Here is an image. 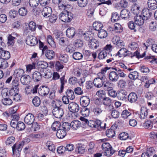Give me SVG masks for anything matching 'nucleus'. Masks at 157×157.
<instances>
[{"label": "nucleus", "mask_w": 157, "mask_h": 157, "mask_svg": "<svg viewBox=\"0 0 157 157\" xmlns=\"http://www.w3.org/2000/svg\"><path fill=\"white\" fill-rule=\"evenodd\" d=\"M120 16L122 19L129 18L131 16V13L129 10L126 9H124L121 12Z\"/></svg>", "instance_id": "17"}, {"label": "nucleus", "mask_w": 157, "mask_h": 157, "mask_svg": "<svg viewBox=\"0 0 157 157\" xmlns=\"http://www.w3.org/2000/svg\"><path fill=\"white\" fill-rule=\"evenodd\" d=\"M102 149L105 151L104 152H107L109 150L112 148L111 146L108 142H104L101 145Z\"/></svg>", "instance_id": "44"}, {"label": "nucleus", "mask_w": 157, "mask_h": 157, "mask_svg": "<svg viewBox=\"0 0 157 157\" xmlns=\"http://www.w3.org/2000/svg\"><path fill=\"white\" fill-rule=\"evenodd\" d=\"M85 146L82 144H78L75 148L76 152L78 154H82L84 153Z\"/></svg>", "instance_id": "26"}, {"label": "nucleus", "mask_w": 157, "mask_h": 157, "mask_svg": "<svg viewBox=\"0 0 157 157\" xmlns=\"http://www.w3.org/2000/svg\"><path fill=\"white\" fill-rule=\"evenodd\" d=\"M121 100L124 101L126 100L128 96L127 93L125 90H121L120 93L118 94Z\"/></svg>", "instance_id": "34"}, {"label": "nucleus", "mask_w": 157, "mask_h": 157, "mask_svg": "<svg viewBox=\"0 0 157 157\" xmlns=\"http://www.w3.org/2000/svg\"><path fill=\"white\" fill-rule=\"evenodd\" d=\"M71 128L76 130L81 126V122L78 120H75L71 122L70 124Z\"/></svg>", "instance_id": "27"}, {"label": "nucleus", "mask_w": 157, "mask_h": 157, "mask_svg": "<svg viewBox=\"0 0 157 157\" xmlns=\"http://www.w3.org/2000/svg\"><path fill=\"white\" fill-rule=\"evenodd\" d=\"M68 108L71 112L72 113H77L79 110V107L78 105L75 102H70L68 106Z\"/></svg>", "instance_id": "6"}, {"label": "nucleus", "mask_w": 157, "mask_h": 157, "mask_svg": "<svg viewBox=\"0 0 157 157\" xmlns=\"http://www.w3.org/2000/svg\"><path fill=\"white\" fill-rule=\"evenodd\" d=\"M95 124H94V128L98 129L105 128L106 124L102 122L101 121L98 119L94 120Z\"/></svg>", "instance_id": "21"}, {"label": "nucleus", "mask_w": 157, "mask_h": 157, "mask_svg": "<svg viewBox=\"0 0 157 157\" xmlns=\"http://www.w3.org/2000/svg\"><path fill=\"white\" fill-rule=\"evenodd\" d=\"M68 56L66 54H62L60 55L59 58V60L62 63H66L68 60Z\"/></svg>", "instance_id": "54"}, {"label": "nucleus", "mask_w": 157, "mask_h": 157, "mask_svg": "<svg viewBox=\"0 0 157 157\" xmlns=\"http://www.w3.org/2000/svg\"><path fill=\"white\" fill-rule=\"evenodd\" d=\"M142 12L144 19H145L147 21L150 19L152 15L151 11L149 8H144Z\"/></svg>", "instance_id": "15"}, {"label": "nucleus", "mask_w": 157, "mask_h": 157, "mask_svg": "<svg viewBox=\"0 0 157 157\" xmlns=\"http://www.w3.org/2000/svg\"><path fill=\"white\" fill-rule=\"evenodd\" d=\"M30 77L29 75H24L21 78V82L23 85H28L30 82Z\"/></svg>", "instance_id": "19"}, {"label": "nucleus", "mask_w": 157, "mask_h": 157, "mask_svg": "<svg viewBox=\"0 0 157 157\" xmlns=\"http://www.w3.org/2000/svg\"><path fill=\"white\" fill-rule=\"evenodd\" d=\"M83 56V55L82 53L78 52H75L72 55L73 58L76 60L81 59Z\"/></svg>", "instance_id": "47"}, {"label": "nucleus", "mask_w": 157, "mask_h": 157, "mask_svg": "<svg viewBox=\"0 0 157 157\" xmlns=\"http://www.w3.org/2000/svg\"><path fill=\"white\" fill-rule=\"evenodd\" d=\"M49 89L44 86H41L38 90L39 94L42 96L47 95L49 92Z\"/></svg>", "instance_id": "11"}, {"label": "nucleus", "mask_w": 157, "mask_h": 157, "mask_svg": "<svg viewBox=\"0 0 157 157\" xmlns=\"http://www.w3.org/2000/svg\"><path fill=\"white\" fill-rule=\"evenodd\" d=\"M148 115V109L147 108L142 107L140 109L139 117L141 119H144L147 117Z\"/></svg>", "instance_id": "23"}, {"label": "nucleus", "mask_w": 157, "mask_h": 157, "mask_svg": "<svg viewBox=\"0 0 157 157\" xmlns=\"http://www.w3.org/2000/svg\"><path fill=\"white\" fill-rule=\"evenodd\" d=\"M75 34V30L73 27L68 28L66 31V34L70 38H72Z\"/></svg>", "instance_id": "22"}, {"label": "nucleus", "mask_w": 157, "mask_h": 157, "mask_svg": "<svg viewBox=\"0 0 157 157\" xmlns=\"http://www.w3.org/2000/svg\"><path fill=\"white\" fill-rule=\"evenodd\" d=\"M44 53L46 57L49 59H52L55 57V52L52 50H47Z\"/></svg>", "instance_id": "25"}, {"label": "nucleus", "mask_w": 157, "mask_h": 157, "mask_svg": "<svg viewBox=\"0 0 157 157\" xmlns=\"http://www.w3.org/2000/svg\"><path fill=\"white\" fill-rule=\"evenodd\" d=\"M81 114L84 117H87L89 116L90 110L88 108L86 107H83L82 109V110L80 111Z\"/></svg>", "instance_id": "57"}, {"label": "nucleus", "mask_w": 157, "mask_h": 157, "mask_svg": "<svg viewBox=\"0 0 157 157\" xmlns=\"http://www.w3.org/2000/svg\"><path fill=\"white\" fill-rule=\"evenodd\" d=\"M106 135L109 138H112L115 136V131L112 129L107 130L106 131Z\"/></svg>", "instance_id": "59"}, {"label": "nucleus", "mask_w": 157, "mask_h": 157, "mask_svg": "<svg viewBox=\"0 0 157 157\" xmlns=\"http://www.w3.org/2000/svg\"><path fill=\"white\" fill-rule=\"evenodd\" d=\"M104 85V89L108 91L109 90L113 89V85L110 81H107Z\"/></svg>", "instance_id": "49"}, {"label": "nucleus", "mask_w": 157, "mask_h": 157, "mask_svg": "<svg viewBox=\"0 0 157 157\" xmlns=\"http://www.w3.org/2000/svg\"><path fill=\"white\" fill-rule=\"evenodd\" d=\"M137 94L134 92L129 94L127 97L128 101L131 103L135 102L137 101Z\"/></svg>", "instance_id": "20"}, {"label": "nucleus", "mask_w": 157, "mask_h": 157, "mask_svg": "<svg viewBox=\"0 0 157 157\" xmlns=\"http://www.w3.org/2000/svg\"><path fill=\"white\" fill-rule=\"evenodd\" d=\"M35 120L34 116L32 113H29L27 114L24 118L25 123L28 125L33 124Z\"/></svg>", "instance_id": "9"}, {"label": "nucleus", "mask_w": 157, "mask_h": 157, "mask_svg": "<svg viewBox=\"0 0 157 157\" xmlns=\"http://www.w3.org/2000/svg\"><path fill=\"white\" fill-rule=\"evenodd\" d=\"M59 40V44L63 46H66L69 43L66 37H61Z\"/></svg>", "instance_id": "35"}, {"label": "nucleus", "mask_w": 157, "mask_h": 157, "mask_svg": "<svg viewBox=\"0 0 157 157\" xmlns=\"http://www.w3.org/2000/svg\"><path fill=\"white\" fill-rule=\"evenodd\" d=\"M120 19V17L118 13L116 12L112 13L111 17V21L113 22L117 21Z\"/></svg>", "instance_id": "48"}, {"label": "nucleus", "mask_w": 157, "mask_h": 157, "mask_svg": "<svg viewBox=\"0 0 157 157\" xmlns=\"http://www.w3.org/2000/svg\"><path fill=\"white\" fill-rule=\"evenodd\" d=\"M47 41L49 44L53 48L56 47L55 43L52 36L49 35L48 36Z\"/></svg>", "instance_id": "46"}, {"label": "nucleus", "mask_w": 157, "mask_h": 157, "mask_svg": "<svg viewBox=\"0 0 157 157\" xmlns=\"http://www.w3.org/2000/svg\"><path fill=\"white\" fill-rule=\"evenodd\" d=\"M109 78L110 81L115 82L118 79L119 76L117 72L115 71H112L109 73Z\"/></svg>", "instance_id": "14"}, {"label": "nucleus", "mask_w": 157, "mask_h": 157, "mask_svg": "<svg viewBox=\"0 0 157 157\" xmlns=\"http://www.w3.org/2000/svg\"><path fill=\"white\" fill-rule=\"evenodd\" d=\"M102 101L104 105L107 106L111 104L112 100L109 98L103 97Z\"/></svg>", "instance_id": "64"}, {"label": "nucleus", "mask_w": 157, "mask_h": 157, "mask_svg": "<svg viewBox=\"0 0 157 157\" xmlns=\"http://www.w3.org/2000/svg\"><path fill=\"white\" fill-rule=\"evenodd\" d=\"M15 141V138L13 136L9 137L6 141V145L11 146L13 144Z\"/></svg>", "instance_id": "40"}, {"label": "nucleus", "mask_w": 157, "mask_h": 157, "mask_svg": "<svg viewBox=\"0 0 157 157\" xmlns=\"http://www.w3.org/2000/svg\"><path fill=\"white\" fill-rule=\"evenodd\" d=\"M89 47L92 49H96L99 46V43L98 40L94 38L88 42Z\"/></svg>", "instance_id": "13"}, {"label": "nucleus", "mask_w": 157, "mask_h": 157, "mask_svg": "<svg viewBox=\"0 0 157 157\" xmlns=\"http://www.w3.org/2000/svg\"><path fill=\"white\" fill-rule=\"evenodd\" d=\"M147 4L148 8L154 10L157 8V2L156 0H148Z\"/></svg>", "instance_id": "16"}, {"label": "nucleus", "mask_w": 157, "mask_h": 157, "mask_svg": "<svg viewBox=\"0 0 157 157\" xmlns=\"http://www.w3.org/2000/svg\"><path fill=\"white\" fill-rule=\"evenodd\" d=\"M0 58L4 59V60L8 59L10 57V52L4 50L0 51Z\"/></svg>", "instance_id": "24"}, {"label": "nucleus", "mask_w": 157, "mask_h": 157, "mask_svg": "<svg viewBox=\"0 0 157 157\" xmlns=\"http://www.w3.org/2000/svg\"><path fill=\"white\" fill-rule=\"evenodd\" d=\"M93 26L95 30L99 31V30L101 29L103 26L101 22H95L93 23Z\"/></svg>", "instance_id": "41"}, {"label": "nucleus", "mask_w": 157, "mask_h": 157, "mask_svg": "<svg viewBox=\"0 0 157 157\" xmlns=\"http://www.w3.org/2000/svg\"><path fill=\"white\" fill-rule=\"evenodd\" d=\"M91 110L95 115L97 116L99 115L103 111L100 107H96L92 109Z\"/></svg>", "instance_id": "55"}, {"label": "nucleus", "mask_w": 157, "mask_h": 157, "mask_svg": "<svg viewBox=\"0 0 157 157\" xmlns=\"http://www.w3.org/2000/svg\"><path fill=\"white\" fill-rule=\"evenodd\" d=\"M109 56V54L107 53V52H105V50H101L99 53L98 58L100 59H103L105 57L108 58V56Z\"/></svg>", "instance_id": "31"}, {"label": "nucleus", "mask_w": 157, "mask_h": 157, "mask_svg": "<svg viewBox=\"0 0 157 157\" xmlns=\"http://www.w3.org/2000/svg\"><path fill=\"white\" fill-rule=\"evenodd\" d=\"M52 112L55 117L57 118H60L64 114L63 109L59 107L54 108L52 111Z\"/></svg>", "instance_id": "4"}, {"label": "nucleus", "mask_w": 157, "mask_h": 157, "mask_svg": "<svg viewBox=\"0 0 157 157\" xmlns=\"http://www.w3.org/2000/svg\"><path fill=\"white\" fill-rule=\"evenodd\" d=\"M98 36L100 38H105L107 36L108 34L106 31L104 29H101L98 31Z\"/></svg>", "instance_id": "38"}, {"label": "nucleus", "mask_w": 157, "mask_h": 157, "mask_svg": "<svg viewBox=\"0 0 157 157\" xmlns=\"http://www.w3.org/2000/svg\"><path fill=\"white\" fill-rule=\"evenodd\" d=\"M134 20L135 22L138 25H142L144 23L147 22V21L144 19V17L137 14L134 17Z\"/></svg>", "instance_id": "5"}, {"label": "nucleus", "mask_w": 157, "mask_h": 157, "mask_svg": "<svg viewBox=\"0 0 157 157\" xmlns=\"http://www.w3.org/2000/svg\"><path fill=\"white\" fill-rule=\"evenodd\" d=\"M84 39L89 42L94 39V34L90 31H87L83 34Z\"/></svg>", "instance_id": "18"}, {"label": "nucleus", "mask_w": 157, "mask_h": 157, "mask_svg": "<svg viewBox=\"0 0 157 157\" xmlns=\"http://www.w3.org/2000/svg\"><path fill=\"white\" fill-rule=\"evenodd\" d=\"M27 44L31 46H33L37 44L38 40L37 38L34 36H28L26 40Z\"/></svg>", "instance_id": "8"}, {"label": "nucleus", "mask_w": 157, "mask_h": 157, "mask_svg": "<svg viewBox=\"0 0 157 157\" xmlns=\"http://www.w3.org/2000/svg\"><path fill=\"white\" fill-rule=\"evenodd\" d=\"M19 91L15 89L11 88L6 93V95L11 98L14 101H18L21 100V97L19 94Z\"/></svg>", "instance_id": "3"}, {"label": "nucleus", "mask_w": 157, "mask_h": 157, "mask_svg": "<svg viewBox=\"0 0 157 157\" xmlns=\"http://www.w3.org/2000/svg\"><path fill=\"white\" fill-rule=\"evenodd\" d=\"M52 128L54 131H57L61 128V124L59 121L55 122L52 125Z\"/></svg>", "instance_id": "50"}, {"label": "nucleus", "mask_w": 157, "mask_h": 157, "mask_svg": "<svg viewBox=\"0 0 157 157\" xmlns=\"http://www.w3.org/2000/svg\"><path fill=\"white\" fill-rule=\"evenodd\" d=\"M114 29L118 33H121L123 31V28L118 23H116L114 25Z\"/></svg>", "instance_id": "63"}, {"label": "nucleus", "mask_w": 157, "mask_h": 157, "mask_svg": "<svg viewBox=\"0 0 157 157\" xmlns=\"http://www.w3.org/2000/svg\"><path fill=\"white\" fill-rule=\"evenodd\" d=\"M25 128V124L23 122L19 121L18 122L16 129L18 131H21L24 130Z\"/></svg>", "instance_id": "56"}, {"label": "nucleus", "mask_w": 157, "mask_h": 157, "mask_svg": "<svg viewBox=\"0 0 157 157\" xmlns=\"http://www.w3.org/2000/svg\"><path fill=\"white\" fill-rule=\"evenodd\" d=\"M90 100L89 97L83 96L80 99V102L81 105L83 107H86L90 104Z\"/></svg>", "instance_id": "7"}, {"label": "nucleus", "mask_w": 157, "mask_h": 157, "mask_svg": "<svg viewBox=\"0 0 157 157\" xmlns=\"http://www.w3.org/2000/svg\"><path fill=\"white\" fill-rule=\"evenodd\" d=\"M32 102L33 105L36 107L39 106L41 103L40 98L38 96L35 97L32 100Z\"/></svg>", "instance_id": "43"}, {"label": "nucleus", "mask_w": 157, "mask_h": 157, "mask_svg": "<svg viewBox=\"0 0 157 157\" xmlns=\"http://www.w3.org/2000/svg\"><path fill=\"white\" fill-rule=\"evenodd\" d=\"M19 82L17 80H13L12 82V87L11 88L19 91Z\"/></svg>", "instance_id": "52"}, {"label": "nucleus", "mask_w": 157, "mask_h": 157, "mask_svg": "<svg viewBox=\"0 0 157 157\" xmlns=\"http://www.w3.org/2000/svg\"><path fill=\"white\" fill-rule=\"evenodd\" d=\"M88 3L87 0H78L77 4L81 7H85Z\"/></svg>", "instance_id": "61"}, {"label": "nucleus", "mask_w": 157, "mask_h": 157, "mask_svg": "<svg viewBox=\"0 0 157 157\" xmlns=\"http://www.w3.org/2000/svg\"><path fill=\"white\" fill-rule=\"evenodd\" d=\"M21 144H19L18 145H17L16 144H13V146L12 147V151H13V154L14 155L15 154V152H16V155L17 156H19L20 155V151L21 150L22 147H21Z\"/></svg>", "instance_id": "10"}, {"label": "nucleus", "mask_w": 157, "mask_h": 157, "mask_svg": "<svg viewBox=\"0 0 157 157\" xmlns=\"http://www.w3.org/2000/svg\"><path fill=\"white\" fill-rule=\"evenodd\" d=\"M37 63H39L40 66L38 67V71L42 70L44 72V69L48 67V64L46 62L44 61H40L38 62Z\"/></svg>", "instance_id": "32"}, {"label": "nucleus", "mask_w": 157, "mask_h": 157, "mask_svg": "<svg viewBox=\"0 0 157 157\" xmlns=\"http://www.w3.org/2000/svg\"><path fill=\"white\" fill-rule=\"evenodd\" d=\"M73 17V15L71 12L65 11L63 12L59 15V18L62 21L68 22H70Z\"/></svg>", "instance_id": "2"}, {"label": "nucleus", "mask_w": 157, "mask_h": 157, "mask_svg": "<svg viewBox=\"0 0 157 157\" xmlns=\"http://www.w3.org/2000/svg\"><path fill=\"white\" fill-rule=\"evenodd\" d=\"M52 12V10L51 8L46 6L43 9L42 14L44 17H48L51 16Z\"/></svg>", "instance_id": "12"}, {"label": "nucleus", "mask_w": 157, "mask_h": 157, "mask_svg": "<svg viewBox=\"0 0 157 157\" xmlns=\"http://www.w3.org/2000/svg\"><path fill=\"white\" fill-rule=\"evenodd\" d=\"M71 126L70 124L67 122H64L63 123L61 127V128L63 129L64 131L67 132L69 130Z\"/></svg>", "instance_id": "62"}, {"label": "nucleus", "mask_w": 157, "mask_h": 157, "mask_svg": "<svg viewBox=\"0 0 157 157\" xmlns=\"http://www.w3.org/2000/svg\"><path fill=\"white\" fill-rule=\"evenodd\" d=\"M157 27V22L155 21H151L149 24V29L151 32L155 31Z\"/></svg>", "instance_id": "33"}, {"label": "nucleus", "mask_w": 157, "mask_h": 157, "mask_svg": "<svg viewBox=\"0 0 157 157\" xmlns=\"http://www.w3.org/2000/svg\"><path fill=\"white\" fill-rule=\"evenodd\" d=\"M117 38V36H115L113 38V40L114 39H115V41L116 42L114 44H116V47L117 48H121L122 47L123 48L124 46V43L123 41L122 40L118 39L116 40V39Z\"/></svg>", "instance_id": "36"}, {"label": "nucleus", "mask_w": 157, "mask_h": 157, "mask_svg": "<svg viewBox=\"0 0 157 157\" xmlns=\"http://www.w3.org/2000/svg\"><path fill=\"white\" fill-rule=\"evenodd\" d=\"M94 84L97 88H100L103 86L104 82L102 79L98 78L94 79Z\"/></svg>", "instance_id": "28"}, {"label": "nucleus", "mask_w": 157, "mask_h": 157, "mask_svg": "<svg viewBox=\"0 0 157 157\" xmlns=\"http://www.w3.org/2000/svg\"><path fill=\"white\" fill-rule=\"evenodd\" d=\"M143 126L146 129H151L153 127V124L151 122V120H148L145 122L143 124Z\"/></svg>", "instance_id": "60"}, {"label": "nucleus", "mask_w": 157, "mask_h": 157, "mask_svg": "<svg viewBox=\"0 0 157 157\" xmlns=\"http://www.w3.org/2000/svg\"><path fill=\"white\" fill-rule=\"evenodd\" d=\"M8 63L4 59L0 58V69H4L8 66Z\"/></svg>", "instance_id": "45"}, {"label": "nucleus", "mask_w": 157, "mask_h": 157, "mask_svg": "<svg viewBox=\"0 0 157 157\" xmlns=\"http://www.w3.org/2000/svg\"><path fill=\"white\" fill-rule=\"evenodd\" d=\"M127 49L123 48H121L117 53L116 54V56H118L120 57H125V54L127 53Z\"/></svg>", "instance_id": "37"}, {"label": "nucleus", "mask_w": 157, "mask_h": 157, "mask_svg": "<svg viewBox=\"0 0 157 157\" xmlns=\"http://www.w3.org/2000/svg\"><path fill=\"white\" fill-rule=\"evenodd\" d=\"M66 95L68 98L71 100H73L75 98L74 91L71 89H67L66 92Z\"/></svg>", "instance_id": "42"}, {"label": "nucleus", "mask_w": 157, "mask_h": 157, "mask_svg": "<svg viewBox=\"0 0 157 157\" xmlns=\"http://www.w3.org/2000/svg\"><path fill=\"white\" fill-rule=\"evenodd\" d=\"M29 3L32 7H36L40 4V0H29Z\"/></svg>", "instance_id": "51"}, {"label": "nucleus", "mask_w": 157, "mask_h": 157, "mask_svg": "<svg viewBox=\"0 0 157 157\" xmlns=\"http://www.w3.org/2000/svg\"><path fill=\"white\" fill-rule=\"evenodd\" d=\"M62 0H52L53 3L56 4H58L59 9L65 10L66 8V6L62 3Z\"/></svg>", "instance_id": "29"}, {"label": "nucleus", "mask_w": 157, "mask_h": 157, "mask_svg": "<svg viewBox=\"0 0 157 157\" xmlns=\"http://www.w3.org/2000/svg\"><path fill=\"white\" fill-rule=\"evenodd\" d=\"M66 132L63 129L60 128L57 131L56 134V136L59 139L63 138L67 134Z\"/></svg>", "instance_id": "30"}, {"label": "nucleus", "mask_w": 157, "mask_h": 157, "mask_svg": "<svg viewBox=\"0 0 157 157\" xmlns=\"http://www.w3.org/2000/svg\"><path fill=\"white\" fill-rule=\"evenodd\" d=\"M136 25L135 22L132 21H130L128 23V26L129 28L131 30H133L134 32H136L137 31L136 27Z\"/></svg>", "instance_id": "53"}, {"label": "nucleus", "mask_w": 157, "mask_h": 157, "mask_svg": "<svg viewBox=\"0 0 157 157\" xmlns=\"http://www.w3.org/2000/svg\"><path fill=\"white\" fill-rule=\"evenodd\" d=\"M139 73L136 71L131 72L128 75V77L131 79L134 80L138 78Z\"/></svg>", "instance_id": "39"}, {"label": "nucleus", "mask_w": 157, "mask_h": 157, "mask_svg": "<svg viewBox=\"0 0 157 157\" xmlns=\"http://www.w3.org/2000/svg\"><path fill=\"white\" fill-rule=\"evenodd\" d=\"M42 70L38 71H35L32 74V79L35 82H38L42 79V77L49 78L51 77V75H49L48 73L44 72Z\"/></svg>", "instance_id": "1"}, {"label": "nucleus", "mask_w": 157, "mask_h": 157, "mask_svg": "<svg viewBox=\"0 0 157 157\" xmlns=\"http://www.w3.org/2000/svg\"><path fill=\"white\" fill-rule=\"evenodd\" d=\"M2 101L5 105H10L13 103L12 100L10 98H3Z\"/></svg>", "instance_id": "58"}]
</instances>
